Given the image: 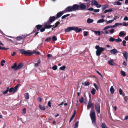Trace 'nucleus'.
<instances>
[{"label":"nucleus","mask_w":128,"mask_h":128,"mask_svg":"<svg viewBox=\"0 0 128 128\" xmlns=\"http://www.w3.org/2000/svg\"><path fill=\"white\" fill-rule=\"evenodd\" d=\"M76 10L75 4H74L72 6H69L66 7L65 10L62 11L64 13H66L68 12L74 11Z\"/></svg>","instance_id":"1"},{"label":"nucleus","mask_w":128,"mask_h":128,"mask_svg":"<svg viewBox=\"0 0 128 128\" xmlns=\"http://www.w3.org/2000/svg\"><path fill=\"white\" fill-rule=\"evenodd\" d=\"M95 48L97 50L96 51V55L97 56H100L102 54V53L105 50V48L100 47L99 46H95Z\"/></svg>","instance_id":"2"},{"label":"nucleus","mask_w":128,"mask_h":128,"mask_svg":"<svg viewBox=\"0 0 128 128\" xmlns=\"http://www.w3.org/2000/svg\"><path fill=\"white\" fill-rule=\"evenodd\" d=\"M80 3V4L79 5L76 4H75L76 10H78L79 8L82 10H84L86 9V6L84 3Z\"/></svg>","instance_id":"3"},{"label":"nucleus","mask_w":128,"mask_h":128,"mask_svg":"<svg viewBox=\"0 0 128 128\" xmlns=\"http://www.w3.org/2000/svg\"><path fill=\"white\" fill-rule=\"evenodd\" d=\"M90 116L92 121V122L94 124L96 120V116L95 112L93 111L90 112Z\"/></svg>","instance_id":"4"},{"label":"nucleus","mask_w":128,"mask_h":128,"mask_svg":"<svg viewBox=\"0 0 128 128\" xmlns=\"http://www.w3.org/2000/svg\"><path fill=\"white\" fill-rule=\"evenodd\" d=\"M95 108L98 114H99L100 112V107L99 103L96 102L95 104Z\"/></svg>","instance_id":"5"},{"label":"nucleus","mask_w":128,"mask_h":128,"mask_svg":"<svg viewBox=\"0 0 128 128\" xmlns=\"http://www.w3.org/2000/svg\"><path fill=\"white\" fill-rule=\"evenodd\" d=\"M42 26V25L40 24H38L36 26L33 31V32L34 33L36 32L39 30Z\"/></svg>","instance_id":"6"},{"label":"nucleus","mask_w":128,"mask_h":128,"mask_svg":"<svg viewBox=\"0 0 128 128\" xmlns=\"http://www.w3.org/2000/svg\"><path fill=\"white\" fill-rule=\"evenodd\" d=\"M44 26L46 29H49L51 28L52 27V25H50L51 24L49 22H44Z\"/></svg>","instance_id":"7"},{"label":"nucleus","mask_w":128,"mask_h":128,"mask_svg":"<svg viewBox=\"0 0 128 128\" xmlns=\"http://www.w3.org/2000/svg\"><path fill=\"white\" fill-rule=\"evenodd\" d=\"M56 18L55 16H50L49 18V20L48 21V22H49L50 24L52 23L53 22H54L55 20H56Z\"/></svg>","instance_id":"8"},{"label":"nucleus","mask_w":128,"mask_h":128,"mask_svg":"<svg viewBox=\"0 0 128 128\" xmlns=\"http://www.w3.org/2000/svg\"><path fill=\"white\" fill-rule=\"evenodd\" d=\"M94 103H92V102L90 101H89L88 104L87 106V109L88 110H89L90 108L92 107V108H94Z\"/></svg>","instance_id":"9"},{"label":"nucleus","mask_w":128,"mask_h":128,"mask_svg":"<svg viewBox=\"0 0 128 128\" xmlns=\"http://www.w3.org/2000/svg\"><path fill=\"white\" fill-rule=\"evenodd\" d=\"M36 52V51L34 52H28L26 51L25 54L24 55L25 56H30L32 54H34Z\"/></svg>","instance_id":"10"},{"label":"nucleus","mask_w":128,"mask_h":128,"mask_svg":"<svg viewBox=\"0 0 128 128\" xmlns=\"http://www.w3.org/2000/svg\"><path fill=\"white\" fill-rule=\"evenodd\" d=\"M75 28L74 27H68L64 31L65 32H68L72 30H75Z\"/></svg>","instance_id":"11"},{"label":"nucleus","mask_w":128,"mask_h":128,"mask_svg":"<svg viewBox=\"0 0 128 128\" xmlns=\"http://www.w3.org/2000/svg\"><path fill=\"white\" fill-rule=\"evenodd\" d=\"M64 12H60L58 13L56 16V18L57 19L58 18L60 17L63 14Z\"/></svg>","instance_id":"12"},{"label":"nucleus","mask_w":128,"mask_h":128,"mask_svg":"<svg viewBox=\"0 0 128 128\" xmlns=\"http://www.w3.org/2000/svg\"><path fill=\"white\" fill-rule=\"evenodd\" d=\"M23 64H22L21 63H19L17 66L14 69V70H16L20 69L23 67Z\"/></svg>","instance_id":"13"},{"label":"nucleus","mask_w":128,"mask_h":128,"mask_svg":"<svg viewBox=\"0 0 128 128\" xmlns=\"http://www.w3.org/2000/svg\"><path fill=\"white\" fill-rule=\"evenodd\" d=\"M9 92L10 93L12 92L13 94L15 93L16 91L17 90L14 88L12 87L9 89Z\"/></svg>","instance_id":"14"},{"label":"nucleus","mask_w":128,"mask_h":128,"mask_svg":"<svg viewBox=\"0 0 128 128\" xmlns=\"http://www.w3.org/2000/svg\"><path fill=\"white\" fill-rule=\"evenodd\" d=\"M115 27H116V26H115V24L113 26H106L103 29V30H106L108 28H114Z\"/></svg>","instance_id":"15"},{"label":"nucleus","mask_w":128,"mask_h":128,"mask_svg":"<svg viewBox=\"0 0 128 128\" xmlns=\"http://www.w3.org/2000/svg\"><path fill=\"white\" fill-rule=\"evenodd\" d=\"M118 51L116 50L114 48L110 50V52L111 53L114 54L117 53Z\"/></svg>","instance_id":"16"},{"label":"nucleus","mask_w":128,"mask_h":128,"mask_svg":"<svg viewBox=\"0 0 128 128\" xmlns=\"http://www.w3.org/2000/svg\"><path fill=\"white\" fill-rule=\"evenodd\" d=\"M39 108L42 110H46V107L44 106H42L41 104H39L38 106Z\"/></svg>","instance_id":"17"},{"label":"nucleus","mask_w":128,"mask_h":128,"mask_svg":"<svg viewBox=\"0 0 128 128\" xmlns=\"http://www.w3.org/2000/svg\"><path fill=\"white\" fill-rule=\"evenodd\" d=\"M76 114V110H75L74 111V113L72 115V116H71V118H70V121H69V123H70L71 121L74 118L75 115Z\"/></svg>","instance_id":"18"},{"label":"nucleus","mask_w":128,"mask_h":128,"mask_svg":"<svg viewBox=\"0 0 128 128\" xmlns=\"http://www.w3.org/2000/svg\"><path fill=\"white\" fill-rule=\"evenodd\" d=\"M91 2L92 5H93L96 6L98 4V3L95 0H92Z\"/></svg>","instance_id":"19"},{"label":"nucleus","mask_w":128,"mask_h":128,"mask_svg":"<svg viewBox=\"0 0 128 128\" xmlns=\"http://www.w3.org/2000/svg\"><path fill=\"white\" fill-rule=\"evenodd\" d=\"M24 96L26 99H28L29 98V95L28 92H26Z\"/></svg>","instance_id":"20"},{"label":"nucleus","mask_w":128,"mask_h":128,"mask_svg":"<svg viewBox=\"0 0 128 128\" xmlns=\"http://www.w3.org/2000/svg\"><path fill=\"white\" fill-rule=\"evenodd\" d=\"M110 91L111 94H114L115 91V90H114L112 86H111L110 88Z\"/></svg>","instance_id":"21"},{"label":"nucleus","mask_w":128,"mask_h":128,"mask_svg":"<svg viewBox=\"0 0 128 128\" xmlns=\"http://www.w3.org/2000/svg\"><path fill=\"white\" fill-rule=\"evenodd\" d=\"M75 28V31L77 32H80L82 30V29L81 28H80L78 29V27H74Z\"/></svg>","instance_id":"22"},{"label":"nucleus","mask_w":128,"mask_h":128,"mask_svg":"<svg viewBox=\"0 0 128 128\" xmlns=\"http://www.w3.org/2000/svg\"><path fill=\"white\" fill-rule=\"evenodd\" d=\"M82 85H84L85 86H89L90 85V83L88 82H85L84 83H82Z\"/></svg>","instance_id":"23"},{"label":"nucleus","mask_w":128,"mask_h":128,"mask_svg":"<svg viewBox=\"0 0 128 128\" xmlns=\"http://www.w3.org/2000/svg\"><path fill=\"white\" fill-rule=\"evenodd\" d=\"M60 23L59 22H57L56 23L54 24L55 26L54 25H53V26H54L53 28H55L58 26V25Z\"/></svg>","instance_id":"24"},{"label":"nucleus","mask_w":128,"mask_h":128,"mask_svg":"<svg viewBox=\"0 0 128 128\" xmlns=\"http://www.w3.org/2000/svg\"><path fill=\"white\" fill-rule=\"evenodd\" d=\"M93 21L94 20H93L90 19V18H88L87 20V22L88 24L92 23Z\"/></svg>","instance_id":"25"},{"label":"nucleus","mask_w":128,"mask_h":128,"mask_svg":"<svg viewBox=\"0 0 128 128\" xmlns=\"http://www.w3.org/2000/svg\"><path fill=\"white\" fill-rule=\"evenodd\" d=\"M26 50L24 49H22L20 50V52L22 54H24Z\"/></svg>","instance_id":"26"},{"label":"nucleus","mask_w":128,"mask_h":128,"mask_svg":"<svg viewBox=\"0 0 128 128\" xmlns=\"http://www.w3.org/2000/svg\"><path fill=\"white\" fill-rule=\"evenodd\" d=\"M101 126L102 128H108L106 126V124L104 122H103L102 123Z\"/></svg>","instance_id":"27"},{"label":"nucleus","mask_w":128,"mask_h":128,"mask_svg":"<svg viewBox=\"0 0 128 128\" xmlns=\"http://www.w3.org/2000/svg\"><path fill=\"white\" fill-rule=\"evenodd\" d=\"M122 40L121 39H120V38H118V39H115V41L116 42H119L122 41Z\"/></svg>","instance_id":"28"},{"label":"nucleus","mask_w":128,"mask_h":128,"mask_svg":"<svg viewBox=\"0 0 128 128\" xmlns=\"http://www.w3.org/2000/svg\"><path fill=\"white\" fill-rule=\"evenodd\" d=\"M9 87H8L6 91L3 92V94H6L7 93L8 91L9 92Z\"/></svg>","instance_id":"29"},{"label":"nucleus","mask_w":128,"mask_h":128,"mask_svg":"<svg viewBox=\"0 0 128 128\" xmlns=\"http://www.w3.org/2000/svg\"><path fill=\"white\" fill-rule=\"evenodd\" d=\"M123 55L124 57L128 56V52L126 51H124L123 54Z\"/></svg>","instance_id":"30"},{"label":"nucleus","mask_w":128,"mask_h":128,"mask_svg":"<svg viewBox=\"0 0 128 128\" xmlns=\"http://www.w3.org/2000/svg\"><path fill=\"white\" fill-rule=\"evenodd\" d=\"M70 15V14H67L63 16L61 18L62 19H64L66 17L69 16Z\"/></svg>","instance_id":"31"},{"label":"nucleus","mask_w":128,"mask_h":128,"mask_svg":"<svg viewBox=\"0 0 128 128\" xmlns=\"http://www.w3.org/2000/svg\"><path fill=\"white\" fill-rule=\"evenodd\" d=\"M40 59H39L38 62L37 63H35L34 64L35 66H37L39 65V64H40Z\"/></svg>","instance_id":"32"},{"label":"nucleus","mask_w":128,"mask_h":128,"mask_svg":"<svg viewBox=\"0 0 128 128\" xmlns=\"http://www.w3.org/2000/svg\"><path fill=\"white\" fill-rule=\"evenodd\" d=\"M119 35L120 36H125L126 35V34L124 33H123L122 32H120L119 34Z\"/></svg>","instance_id":"33"},{"label":"nucleus","mask_w":128,"mask_h":128,"mask_svg":"<svg viewBox=\"0 0 128 128\" xmlns=\"http://www.w3.org/2000/svg\"><path fill=\"white\" fill-rule=\"evenodd\" d=\"M104 20L102 19H101L98 20L97 21V22L98 23H102L104 22Z\"/></svg>","instance_id":"34"},{"label":"nucleus","mask_w":128,"mask_h":128,"mask_svg":"<svg viewBox=\"0 0 128 128\" xmlns=\"http://www.w3.org/2000/svg\"><path fill=\"white\" fill-rule=\"evenodd\" d=\"M114 62L112 60H109L108 61V63L110 65H113V63Z\"/></svg>","instance_id":"35"},{"label":"nucleus","mask_w":128,"mask_h":128,"mask_svg":"<svg viewBox=\"0 0 128 128\" xmlns=\"http://www.w3.org/2000/svg\"><path fill=\"white\" fill-rule=\"evenodd\" d=\"M112 9L106 10L104 11V13H106L108 12H112Z\"/></svg>","instance_id":"36"},{"label":"nucleus","mask_w":128,"mask_h":128,"mask_svg":"<svg viewBox=\"0 0 128 128\" xmlns=\"http://www.w3.org/2000/svg\"><path fill=\"white\" fill-rule=\"evenodd\" d=\"M121 74L124 77L126 75L125 72L122 70L121 71Z\"/></svg>","instance_id":"37"},{"label":"nucleus","mask_w":128,"mask_h":128,"mask_svg":"<svg viewBox=\"0 0 128 128\" xmlns=\"http://www.w3.org/2000/svg\"><path fill=\"white\" fill-rule=\"evenodd\" d=\"M96 91V90L94 88H93L92 91H91V92L92 95H94L95 94V92Z\"/></svg>","instance_id":"38"},{"label":"nucleus","mask_w":128,"mask_h":128,"mask_svg":"<svg viewBox=\"0 0 128 128\" xmlns=\"http://www.w3.org/2000/svg\"><path fill=\"white\" fill-rule=\"evenodd\" d=\"M17 67L16 63L15 62L14 63V65L11 67V68L12 69H14Z\"/></svg>","instance_id":"39"},{"label":"nucleus","mask_w":128,"mask_h":128,"mask_svg":"<svg viewBox=\"0 0 128 128\" xmlns=\"http://www.w3.org/2000/svg\"><path fill=\"white\" fill-rule=\"evenodd\" d=\"M78 121H77L75 124L74 128H78Z\"/></svg>","instance_id":"40"},{"label":"nucleus","mask_w":128,"mask_h":128,"mask_svg":"<svg viewBox=\"0 0 128 128\" xmlns=\"http://www.w3.org/2000/svg\"><path fill=\"white\" fill-rule=\"evenodd\" d=\"M6 62V61L4 60H2L1 61V65L2 66H4V64Z\"/></svg>","instance_id":"41"},{"label":"nucleus","mask_w":128,"mask_h":128,"mask_svg":"<svg viewBox=\"0 0 128 128\" xmlns=\"http://www.w3.org/2000/svg\"><path fill=\"white\" fill-rule=\"evenodd\" d=\"M115 38H114L112 37H110V38L109 41L110 42H113L114 41H115Z\"/></svg>","instance_id":"42"},{"label":"nucleus","mask_w":128,"mask_h":128,"mask_svg":"<svg viewBox=\"0 0 128 128\" xmlns=\"http://www.w3.org/2000/svg\"><path fill=\"white\" fill-rule=\"evenodd\" d=\"M79 101L80 103H82L84 101V98L83 97H81V98L79 99Z\"/></svg>","instance_id":"43"},{"label":"nucleus","mask_w":128,"mask_h":128,"mask_svg":"<svg viewBox=\"0 0 128 128\" xmlns=\"http://www.w3.org/2000/svg\"><path fill=\"white\" fill-rule=\"evenodd\" d=\"M28 36L26 35H22L21 36V40H23L26 37Z\"/></svg>","instance_id":"44"},{"label":"nucleus","mask_w":128,"mask_h":128,"mask_svg":"<svg viewBox=\"0 0 128 128\" xmlns=\"http://www.w3.org/2000/svg\"><path fill=\"white\" fill-rule=\"evenodd\" d=\"M94 32L96 34H98L99 36H100V31H95Z\"/></svg>","instance_id":"45"},{"label":"nucleus","mask_w":128,"mask_h":128,"mask_svg":"<svg viewBox=\"0 0 128 128\" xmlns=\"http://www.w3.org/2000/svg\"><path fill=\"white\" fill-rule=\"evenodd\" d=\"M51 39V38L50 37L47 38H46L45 40V42H48Z\"/></svg>","instance_id":"46"},{"label":"nucleus","mask_w":128,"mask_h":128,"mask_svg":"<svg viewBox=\"0 0 128 128\" xmlns=\"http://www.w3.org/2000/svg\"><path fill=\"white\" fill-rule=\"evenodd\" d=\"M94 86L95 88H96V89L98 90V86H97V85L95 83H94Z\"/></svg>","instance_id":"47"},{"label":"nucleus","mask_w":128,"mask_h":128,"mask_svg":"<svg viewBox=\"0 0 128 128\" xmlns=\"http://www.w3.org/2000/svg\"><path fill=\"white\" fill-rule=\"evenodd\" d=\"M8 48H6L5 47H4L2 46H0V50H8Z\"/></svg>","instance_id":"48"},{"label":"nucleus","mask_w":128,"mask_h":128,"mask_svg":"<svg viewBox=\"0 0 128 128\" xmlns=\"http://www.w3.org/2000/svg\"><path fill=\"white\" fill-rule=\"evenodd\" d=\"M52 40L53 41H56L57 38H56V36H53L52 38Z\"/></svg>","instance_id":"49"},{"label":"nucleus","mask_w":128,"mask_h":128,"mask_svg":"<svg viewBox=\"0 0 128 128\" xmlns=\"http://www.w3.org/2000/svg\"><path fill=\"white\" fill-rule=\"evenodd\" d=\"M26 109L25 108H23V109L22 111V114H25L26 113Z\"/></svg>","instance_id":"50"},{"label":"nucleus","mask_w":128,"mask_h":128,"mask_svg":"<svg viewBox=\"0 0 128 128\" xmlns=\"http://www.w3.org/2000/svg\"><path fill=\"white\" fill-rule=\"evenodd\" d=\"M108 7L107 5H104L102 6V10H105Z\"/></svg>","instance_id":"51"},{"label":"nucleus","mask_w":128,"mask_h":128,"mask_svg":"<svg viewBox=\"0 0 128 128\" xmlns=\"http://www.w3.org/2000/svg\"><path fill=\"white\" fill-rule=\"evenodd\" d=\"M66 68L65 66H61L60 68V69L62 70H64Z\"/></svg>","instance_id":"52"},{"label":"nucleus","mask_w":128,"mask_h":128,"mask_svg":"<svg viewBox=\"0 0 128 128\" xmlns=\"http://www.w3.org/2000/svg\"><path fill=\"white\" fill-rule=\"evenodd\" d=\"M88 32L84 31L83 33H84V36H87L88 35Z\"/></svg>","instance_id":"53"},{"label":"nucleus","mask_w":128,"mask_h":128,"mask_svg":"<svg viewBox=\"0 0 128 128\" xmlns=\"http://www.w3.org/2000/svg\"><path fill=\"white\" fill-rule=\"evenodd\" d=\"M57 68V66L56 65L54 66L52 68V69L53 70H56Z\"/></svg>","instance_id":"54"},{"label":"nucleus","mask_w":128,"mask_h":128,"mask_svg":"<svg viewBox=\"0 0 128 128\" xmlns=\"http://www.w3.org/2000/svg\"><path fill=\"white\" fill-rule=\"evenodd\" d=\"M113 21H114L113 20H111L108 21H107V22H106V23L107 24L110 23H112Z\"/></svg>","instance_id":"55"},{"label":"nucleus","mask_w":128,"mask_h":128,"mask_svg":"<svg viewBox=\"0 0 128 128\" xmlns=\"http://www.w3.org/2000/svg\"><path fill=\"white\" fill-rule=\"evenodd\" d=\"M45 28L44 27V28H41L40 29V31L41 32H44L45 30Z\"/></svg>","instance_id":"56"},{"label":"nucleus","mask_w":128,"mask_h":128,"mask_svg":"<svg viewBox=\"0 0 128 128\" xmlns=\"http://www.w3.org/2000/svg\"><path fill=\"white\" fill-rule=\"evenodd\" d=\"M20 84H17L14 88L16 89V90H17V88L20 86Z\"/></svg>","instance_id":"57"},{"label":"nucleus","mask_w":128,"mask_h":128,"mask_svg":"<svg viewBox=\"0 0 128 128\" xmlns=\"http://www.w3.org/2000/svg\"><path fill=\"white\" fill-rule=\"evenodd\" d=\"M111 34H112L114 32V30L113 28L112 29L109 30Z\"/></svg>","instance_id":"58"},{"label":"nucleus","mask_w":128,"mask_h":128,"mask_svg":"<svg viewBox=\"0 0 128 128\" xmlns=\"http://www.w3.org/2000/svg\"><path fill=\"white\" fill-rule=\"evenodd\" d=\"M16 40H21V36H19L18 37H17L16 38Z\"/></svg>","instance_id":"59"},{"label":"nucleus","mask_w":128,"mask_h":128,"mask_svg":"<svg viewBox=\"0 0 128 128\" xmlns=\"http://www.w3.org/2000/svg\"><path fill=\"white\" fill-rule=\"evenodd\" d=\"M116 4L118 6L121 5L122 4V3L119 1H117L116 2Z\"/></svg>","instance_id":"60"},{"label":"nucleus","mask_w":128,"mask_h":128,"mask_svg":"<svg viewBox=\"0 0 128 128\" xmlns=\"http://www.w3.org/2000/svg\"><path fill=\"white\" fill-rule=\"evenodd\" d=\"M124 100L126 101L128 100V96H126L124 97Z\"/></svg>","instance_id":"61"},{"label":"nucleus","mask_w":128,"mask_h":128,"mask_svg":"<svg viewBox=\"0 0 128 128\" xmlns=\"http://www.w3.org/2000/svg\"><path fill=\"white\" fill-rule=\"evenodd\" d=\"M126 41L124 40L122 41L123 45L124 46H126Z\"/></svg>","instance_id":"62"},{"label":"nucleus","mask_w":128,"mask_h":128,"mask_svg":"<svg viewBox=\"0 0 128 128\" xmlns=\"http://www.w3.org/2000/svg\"><path fill=\"white\" fill-rule=\"evenodd\" d=\"M38 102H40L42 101V99L40 97H38Z\"/></svg>","instance_id":"63"},{"label":"nucleus","mask_w":128,"mask_h":128,"mask_svg":"<svg viewBox=\"0 0 128 128\" xmlns=\"http://www.w3.org/2000/svg\"><path fill=\"white\" fill-rule=\"evenodd\" d=\"M100 11L99 9H94V11L95 12H99Z\"/></svg>","instance_id":"64"}]
</instances>
